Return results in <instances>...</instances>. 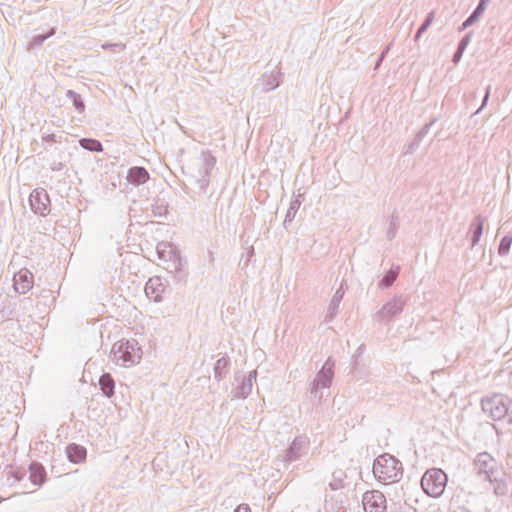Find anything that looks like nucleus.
Listing matches in <instances>:
<instances>
[{"label": "nucleus", "instance_id": "obj_1", "mask_svg": "<svg viewBox=\"0 0 512 512\" xmlns=\"http://www.w3.org/2000/svg\"><path fill=\"white\" fill-rule=\"evenodd\" d=\"M403 468L399 460L390 454L378 456L373 464V474L384 484L397 482L402 476Z\"/></svg>", "mask_w": 512, "mask_h": 512}, {"label": "nucleus", "instance_id": "obj_2", "mask_svg": "<svg viewBox=\"0 0 512 512\" xmlns=\"http://www.w3.org/2000/svg\"><path fill=\"white\" fill-rule=\"evenodd\" d=\"M447 475L441 469H431L425 472L421 479L423 490L432 497H439L446 488Z\"/></svg>", "mask_w": 512, "mask_h": 512}, {"label": "nucleus", "instance_id": "obj_3", "mask_svg": "<svg viewBox=\"0 0 512 512\" xmlns=\"http://www.w3.org/2000/svg\"><path fill=\"white\" fill-rule=\"evenodd\" d=\"M114 357L122 365L134 364L141 358L140 348L135 341H120L114 346Z\"/></svg>", "mask_w": 512, "mask_h": 512}, {"label": "nucleus", "instance_id": "obj_4", "mask_svg": "<svg viewBox=\"0 0 512 512\" xmlns=\"http://www.w3.org/2000/svg\"><path fill=\"white\" fill-rule=\"evenodd\" d=\"M365 512H386L387 502L384 494L378 490L366 491L362 497Z\"/></svg>", "mask_w": 512, "mask_h": 512}, {"label": "nucleus", "instance_id": "obj_5", "mask_svg": "<svg viewBox=\"0 0 512 512\" xmlns=\"http://www.w3.org/2000/svg\"><path fill=\"white\" fill-rule=\"evenodd\" d=\"M483 410L494 420H502L508 411L507 405L501 396H493L483 401Z\"/></svg>", "mask_w": 512, "mask_h": 512}, {"label": "nucleus", "instance_id": "obj_6", "mask_svg": "<svg viewBox=\"0 0 512 512\" xmlns=\"http://www.w3.org/2000/svg\"><path fill=\"white\" fill-rule=\"evenodd\" d=\"M29 203L32 210L40 215H46L49 212L50 200L44 190H35L31 193Z\"/></svg>", "mask_w": 512, "mask_h": 512}, {"label": "nucleus", "instance_id": "obj_7", "mask_svg": "<svg viewBox=\"0 0 512 512\" xmlns=\"http://www.w3.org/2000/svg\"><path fill=\"white\" fill-rule=\"evenodd\" d=\"M14 288L19 293H26L33 286V275L27 269L19 270L14 276Z\"/></svg>", "mask_w": 512, "mask_h": 512}, {"label": "nucleus", "instance_id": "obj_8", "mask_svg": "<svg viewBox=\"0 0 512 512\" xmlns=\"http://www.w3.org/2000/svg\"><path fill=\"white\" fill-rule=\"evenodd\" d=\"M164 290L165 287L159 278H150L145 286L147 297L155 302L161 301Z\"/></svg>", "mask_w": 512, "mask_h": 512}, {"label": "nucleus", "instance_id": "obj_9", "mask_svg": "<svg viewBox=\"0 0 512 512\" xmlns=\"http://www.w3.org/2000/svg\"><path fill=\"white\" fill-rule=\"evenodd\" d=\"M127 179L132 184H144L149 180V173L143 167H133L129 170Z\"/></svg>", "mask_w": 512, "mask_h": 512}, {"label": "nucleus", "instance_id": "obj_10", "mask_svg": "<svg viewBox=\"0 0 512 512\" xmlns=\"http://www.w3.org/2000/svg\"><path fill=\"white\" fill-rule=\"evenodd\" d=\"M66 452L69 460L73 463H80L86 458V449L76 444L69 445Z\"/></svg>", "mask_w": 512, "mask_h": 512}, {"label": "nucleus", "instance_id": "obj_11", "mask_svg": "<svg viewBox=\"0 0 512 512\" xmlns=\"http://www.w3.org/2000/svg\"><path fill=\"white\" fill-rule=\"evenodd\" d=\"M99 384L101 386V389L103 391V393L110 397L113 395V392H114V381L113 379L111 378L110 375L108 374H105L103 376H101L100 380H99Z\"/></svg>", "mask_w": 512, "mask_h": 512}, {"label": "nucleus", "instance_id": "obj_12", "mask_svg": "<svg viewBox=\"0 0 512 512\" xmlns=\"http://www.w3.org/2000/svg\"><path fill=\"white\" fill-rule=\"evenodd\" d=\"M80 144L83 148L90 150V151H96V152L102 151L101 143L94 139H82L80 141Z\"/></svg>", "mask_w": 512, "mask_h": 512}, {"label": "nucleus", "instance_id": "obj_13", "mask_svg": "<svg viewBox=\"0 0 512 512\" xmlns=\"http://www.w3.org/2000/svg\"><path fill=\"white\" fill-rule=\"evenodd\" d=\"M45 472L44 469L39 465H33L31 467V478L34 483H42L44 481Z\"/></svg>", "mask_w": 512, "mask_h": 512}, {"label": "nucleus", "instance_id": "obj_14", "mask_svg": "<svg viewBox=\"0 0 512 512\" xmlns=\"http://www.w3.org/2000/svg\"><path fill=\"white\" fill-rule=\"evenodd\" d=\"M433 19H434V16L433 14H429V16L427 17V19L425 20V22L423 23V25L420 27V29L418 30V33L416 35V38H419L420 35L426 31V29L431 25V23L433 22Z\"/></svg>", "mask_w": 512, "mask_h": 512}, {"label": "nucleus", "instance_id": "obj_15", "mask_svg": "<svg viewBox=\"0 0 512 512\" xmlns=\"http://www.w3.org/2000/svg\"><path fill=\"white\" fill-rule=\"evenodd\" d=\"M512 239L505 237L502 239L500 246H499V252L500 253H507L510 245H511Z\"/></svg>", "mask_w": 512, "mask_h": 512}, {"label": "nucleus", "instance_id": "obj_16", "mask_svg": "<svg viewBox=\"0 0 512 512\" xmlns=\"http://www.w3.org/2000/svg\"><path fill=\"white\" fill-rule=\"evenodd\" d=\"M396 276H397V275H396V273H395V272L390 271V272H389V273H388V274L383 278V280H382L383 284H384L385 286H389V285H391V284L395 281Z\"/></svg>", "mask_w": 512, "mask_h": 512}, {"label": "nucleus", "instance_id": "obj_17", "mask_svg": "<svg viewBox=\"0 0 512 512\" xmlns=\"http://www.w3.org/2000/svg\"><path fill=\"white\" fill-rule=\"evenodd\" d=\"M483 7H484V0L481 1V3L479 4V6L477 7L476 11L474 12V14L467 20L466 24L470 23L473 18L481 11L483 10Z\"/></svg>", "mask_w": 512, "mask_h": 512}, {"label": "nucleus", "instance_id": "obj_18", "mask_svg": "<svg viewBox=\"0 0 512 512\" xmlns=\"http://www.w3.org/2000/svg\"><path fill=\"white\" fill-rule=\"evenodd\" d=\"M482 230H483V223H479L477 226V229L475 231L474 242L478 241V239L480 238V236L482 234Z\"/></svg>", "mask_w": 512, "mask_h": 512}, {"label": "nucleus", "instance_id": "obj_19", "mask_svg": "<svg viewBox=\"0 0 512 512\" xmlns=\"http://www.w3.org/2000/svg\"><path fill=\"white\" fill-rule=\"evenodd\" d=\"M234 512H251L250 508L246 504H241L237 506V508L234 510Z\"/></svg>", "mask_w": 512, "mask_h": 512}, {"label": "nucleus", "instance_id": "obj_20", "mask_svg": "<svg viewBox=\"0 0 512 512\" xmlns=\"http://www.w3.org/2000/svg\"><path fill=\"white\" fill-rule=\"evenodd\" d=\"M2 501V499L0 498V502Z\"/></svg>", "mask_w": 512, "mask_h": 512}]
</instances>
